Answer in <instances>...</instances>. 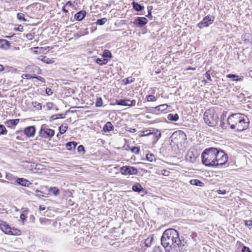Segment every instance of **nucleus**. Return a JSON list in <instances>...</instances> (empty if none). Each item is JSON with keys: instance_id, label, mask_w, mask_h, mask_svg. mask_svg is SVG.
Wrapping results in <instances>:
<instances>
[{"instance_id": "obj_6", "label": "nucleus", "mask_w": 252, "mask_h": 252, "mask_svg": "<svg viewBox=\"0 0 252 252\" xmlns=\"http://www.w3.org/2000/svg\"><path fill=\"white\" fill-rule=\"evenodd\" d=\"M243 114L236 113L232 114L229 116L227 119V124L230 125V127L232 129H235L236 126H238L242 120Z\"/></svg>"}, {"instance_id": "obj_48", "label": "nucleus", "mask_w": 252, "mask_h": 252, "mask_svg": "<svg viewBox=\"0 0 252 252\" xmlns=\"http://www.w3.org/2000/svg\"><path fill=\"white\" fill-rule=\"evenodd\" d=\"M12 68V67L6 66L5 67H4L2 64H0V72H2L5 69H6L7 71H9V68Z\"/></svg>"}, {"instance_id": "obj_13", "label": "nucleus", "mask_w": 252, "mask_h": 252, "mask_svg": "<svg viewBox=\"0 0 252 252\" xmlns=\"http://www.w3.org/2000/svg\"><path fill=\"white\" fill-rule=\"evenodd\" d=\"M116 104L120 106L131 107L135 105L136 101L135 100H131L128 99H122L117 100Z\"/></svg>"}, {"instance_id": "obj_23", "label": "nucleus", "mask_w": 252, "mask_h": 252, "mask_svg": "<svg viewBox=\"0 0 252 252\" xmlns=\"http://www.w3.org/2000/svg\"><path fill=\"white\" fill-rule=\"evenodd\" d=\"M226 78H231L233 81H241L243 79V76H239L236 74H229L226 75Z\"/></svg>"}, {"instance_id": "obj_44", "label": "nucleus", "mask_w": 252, "mask_h": 252, "mask_svg": "<svg viewBox=\"0 0 252 252\" xmlns=\"http://www.w3.org/2000/svg\"><path fill=\"white\" fill-rule=\"evenodd\" d=\"M78 152L81 153H82L84 154L85 152L84 147L83 145H79L77 149Z\"/></svg>"}, {"instance_id": "obj_5", "label": "nucleus", "mask_w": 252, "mask_h": 252, "mask_svg": "<svg viewBox=\"0 0 252 252\" xmlns=\"http://www.w3.org/2000/svg\"><path fill=\"white\" fill-rule=\"evenodd\" d=\"M215 167H218L220 165L222 166L227 162L228 157L223 150L217 149V152H215Z\"/></svg>"}, {"instance_id": "obj_19", "label": "nucleus", "mask_w": 252, "mask_h": 252, "mask_svg": "<svg viewBox=\"0 0 252 252\" xmlns=\"http://www.w3.org/2000/svg\"><path fill=\"white\" fill-rule=\"evenodd\" d=\"M10 43L9 41L1 39H0V48L3 50H7L10 48Z\"/></svg>"}, {"instance_id": "obj_12", "label": "nucleus", "mask_w": 252, "mask_h": 252, "mask_svg": "<svg viewBox=\"0 0 252 252\" xmlns=\"http://www.w3.org/2000/svg\"><path fill=\"white\" fill-rule=\"evenodd\" d=\"M199 154L197 150H193L192 151H189L186 156L187 160L191 163H195L196 161V159L198 158Z\"/></svg>"}, {"instance_id": "obj_55", "label": "nucleus", "mask_w": 252, "mask_h": 252, "mask_svg": "<svg viewBox=\"0 0 252 252\" xmlns=\"http://www.w3.org/2000/svg\"><path fill=\"white\" fill-rule=\"evenodd\" d=\"M27 38L29 40H32L33 38V35L32 33H29L26 35Z\"/></svg>"}, {"instance_id": "obj_16", "label": "nucleus", "mask_w": 252, "mask_h": 252, "mask_svg": "<svg viewBox=\"0 0 252 252\" xmlns=\"http://www.w3.org/2000/svg\"><path fill=\"white\" fill-rule=\"evenodd\" d=\"M16 182L19 185L25 187H28L30 185L32 184V183L29 180L23 178H18L16 179Z\"/></svg>"}, {"instance_id": "obj_9", "label": "nucleus", "mask_w": 252, "mask_h": 252, "mask_svg": "<svg viewBox=\"0 0 252 252\" xmlns=\"http://www.w3.org/2000/svg\"><path fill=\"white\" fill-rule=\"evenodd\" d=\"M120 172L124 175H135L138 173V170L133 166H124L120 168Z\"/></svg>"}, {"instance_id": "obj_18", "label": "nucleus", "mask_w": 252, "mask_h": 252, "mask_svg": "<svg viewBox=\"0 0 252 252\" xmlns=\"http://www.w3.org/2000/svg\"><path fill=\"white\" fill-rule=\"evenodd\" d=\"M154 136V141L153 142L156 143L160 138L161 137V132L160 131L156 128H152V134Z\"/></svg>"}, {"instance_id": "obj_52", "label": "nucleus", "mask_w": 252, "mask_h": 252, "mask_svg": "<svg viewBox=\"0 0 252 252\" xmlns=\"http://www.w3.org/2000/svg\"><path fill=\"white\" fill-rule=\"evenodd\" d=\"M154 252H162V251L161 247L160 246H158L154 248Z\"/></svg>"}, {"instance_id": "obj_22", "label": "nucleus", "mask_w": 252, "mask_h": 252, "mask_svg": "<svg viewBox=\"0 0 252 252\" xmlns=\"http://www.w3.org/2000/svg\"><path fill=\"white\" fill-rule=\"evenodd\" d=\"M19 122V119H11L5 121L4 123L7 127H12V126H16Z\"/></svg>"}, {"instance_id": "obj_8", "label": "nucleus", "mask_w": 252, "mask_h": 252, "mask_svg": "<svg viewBox=\"0 0 252 252\" xmlns=\"http://www.w3.org/2000/svg\"><path fill=\"white\" fill-rule=\"evenodd\" d=\"M39 136L50 139L55 134L54 130L48 128L45 125H42L38 132Z\"/></svg>"}, {"instance_id": "obj_7", "label": "nucleus", "mask_w": 252, "mask_h": 252, "mask_svg": "<svg viewBox=\"0 0 252 252\" xmlns=\"http://www.w3.org/2000/svg\"><path fill=\"white\" fill-rule=\"evenodd\" d=\"M204 120L210 126H215L218 121V117L214 112L211 114L210 111H206L204 114Z\"/></svg>"}, {"instance_id": "obj_57", "label": "nucleus", "mask_w": 252, "mask_h": 252, "mask_svg": "<svg viewBox=\"0 0 252 252\" xmlns=\"http://www.w3.org/2000/svg\"><path fill=\"white\" fill-rule=\"evenodd\" d=\"M245 225L248 227L251 226L252 225V220H246L245 221Z\"/></svg>"}, {"instance_id": "obj_15", "label": "nucleus", "mask_w": 252, "mask_h": 252, "mask_svg": "<svg viewBox=\"0 0 252 252\" xmlns=\"http://www.w3.org/2000/svg\"><path fill=\"white\" fill-rule=\"evenodd\" d=\"M24 132L28 137H33L36 132L35 127L33 126H27L25 128Z\"/></svg>"}, {"instance_id": "obj_61", "label": "nucleus", "mask_w": 252, "mask_h": 252, "mask_svg": "<svg viewBox=\"0 0 252 252\" xmlns=\"http://www.w3.org/2000/svg\"><path fill=\"white\" fill-rule=\"evenodd\" d=\"M24 75L25 78H26L27 79H30L33 78V77H34V76H32L31 74H24Z\"/></svg>"}, {"instance_id": "obj_14", "label": "nucleus", "mask_w": 252, "mask_h": 252, "mask_svg": "<svg viewBox=\"0 0 252 252\" xmlns=\"http://www.w3.org/2000/svg\"><path fill=\"white\" fill-rule=\"evenodd\" d=\"M133 24L137 27L142 28L148 23V20L144 17H138L134 19Z\"/></svg>"}, {"instance_id": "obj_58", "label": "nucleus", "mask_w": 252, "mask_h": 252, "mask_svg": "<svg viewBox=\"0 0 252 252\" xmlns=\"http://www.w3.org/2000/svg\"><path fill=\"white\" fill-rule=\"evenodd\" d=\"M217 192L219 194H225L226 192V191L225 190H220L219 189L217 191Z\"/></svg>"}, {"instance_id": "obj_17", "label": "nucleus", "mask_w": 252, "mask_h": 252, "mask_svg": "<svg viewBox=\"0 0 252 252\" xmlns=\"http://www.w3.org/2000/svg\"><path fill=\"white\" fill-rule=\"evenodd\" d=\"M87 12L85 10H80L77 12L74 15V19L78 21H81L86 16Z\"/></svg>"}, {"instance_id": "obj_29", "label": "nucleus", "mask_w": 252, "mask_h": 252, "mask_svg": "<svg viewBox=\"0 0 252 252\" xmlns=\"http://www.w3.org/2000/svg\"><path fill=\"white\" fill-rule=\"evenodd\" d=\"M104 59H110L112 58V55L110 51L108 50H105L102 55Z\"/></svg>"}, {"instance_id": "obj_2", "label": "nucleus", "mask_w": 252, "mask_h": 252, "mask_svg": "<svg viewBox=\"0 0 252 252\" xmlns=\"http://www.w3.org/2000/svg\"><path fill=\"white\" fill-rule=\"evenodd\" d=\"M193 238L191 236H182L180 237L179 235H178V238L176 239L172 247L171 248V252H183L186 251L190 244V241Z\"/></svg>"}, {"instance_id": "obj_62", "label": "nucleus", "mask_w": 252, "mask_h": 252, "mask_svg": "<svg viewBox=\"0 0 252 252\" xmlns=\"http://www.w3.org/2000/svg\"><path fill=\"white\" fill-rule=\"evenodd\" d=\"M53 103H47V107H48V109L49 110H51L53 108Z\"/></svg>"}, {"instance_id": "obj_10", "label": "nucleus", "mask_w": 252, "mask_h": 252, "mask_svg": "<svg viewBox=\"0 0 252 252\" xmlns=\"http://www.w3.org/2000/svg\"><path fill=\"white\" fill-rule=\"evenodd\" d=\"M242 120L239 125L236 126L235 129L237 131H242L247 129L249 126L250 121L247 116L244 114L242 115Z\"/></svg>"}, {"instance_id": "obj_34", "label": "nucleus", "mask_w": 252, "mask_h": 252, "mask_svg": "<svg viewBox=\"0 0 252 252\" xmlns=\"http://www.w3.org/2000/svg\"><path fill=\"white\" fill-rule=\"evenodd\" d=\"M154 238L153 236L151 237L150 238H148L147 239L145 240L144 244L145 246L146 247H150L151 246V244L153 241Z\"/></svg>"}, {"instance_id": "obj_43", "label": "nucleus", "mask_w": 252, "mask_h": 252, "mask_svg": "<svg viewBox=\"0 0 252 252\" xmlns=\"http://www.w3.org/2000/svg\"><path fill=\"white\" fill-rule=\"evenodd\" d=\"M130 151L133 153L138 154L139 153L140 149L137 147H133L130 148Z\"/></svg>"}, {"instance_id": "obj_56", "label": "nucleus", "mask_w": 252, "mask_h": 252, "mask_svg": "<svg viewBox=\"0 0 252 252\" xmlns=\"http://www.w3.org/2000/svg\"><path fill=\"white\" fill-rule=\"evenodd\" d=\"M46 93L48 95H51L53 94V92L51 89L49 88H46Z\"/></svg>"}, {"instance_id": "obj_36", "label": "nucleus", "mask_w": 252, "mask_h": 252, "mask_svg": "<svg viewBox=\"0 0 252 252\" xmlns=\"http://www.w3.org/2000/svg\"><path fill=\"white\" fill-rule=\"evenodd\" d=\"M140 132L141 133H143V134H140V137L148 136L152 134V129H147L145 131H141Z\"/></svg>"}, {"instance_id": "obj_1", "label": "nucleus", "mask_w": 252, "mask_h": 252, "mask_svg": "<svg viewBox=\"0 0 252 252\" xmlns=\"http://www.w3.org/2000/svg\"><path fill=\"white\" fill-rule=\"evenodd\" d=\"M178 231L173 228L167 229L163 232L160 241L165 252H171V248L178 238Z\"/></svg>"}, {"instance_id": "obj_49", "label": "nucleus", "mask_w": 252, "mask_h": 252, "mask_svg": "<svg viewBox=\"0 0 252 252\" xmlns=\"http://www.w3.org/2000/svg\"><path fill=\"white\" fill-rule=\"evenodd\" d=\"M57 119H58L57 114H55V115L51 116L50 117L49 121L50 122H52L53 121L57 120Z\"/></svg>"}, {"instance_id": "obj_26", "label": "nucleus", "mask_w": 252, "mask_h": 252, "mask_svg": "<svg viewBox=\"0 0 252 252\" xmlns=\"http://www.w3.org/2000/svg\"><path fill=\"white\" fill-rule=\"evenodd\" d=\"M77 145V143L76 142H69L65 144V147L67 150L72 151L74 150Z\"/></svg>"}, {"instance_id": "obj_30", "label": "nucleus", "mask_w": 252, "mask_h": 252, "mask_svg": "<svg viewBox=\"0 0 252 252\" xmlns=\"http://www.w3.org/2000/svg\"><path fill=\"white\" fill-rule=\"evenodd\" d=\"M96 63L100 65H103L106 64H107L108 62V59H104L103 60L100 59V58H97L95 60Z\"/></svg>"}, {"instance_id": "obj_3", "label": "nucleus", "mask_w": 252, "mask_h": 252, "mask_svg": "<svg viewBox=\"0 0 252 252\" xmlns=\"http://www.w3.org/2000/svg\"><path fill=\"white\" fill-rule=\"evenodd\" d=\"M215 152L217 148L211 147L205 149L201 154L202 162L206 166L215 167Z\"/></svg>"}, {"instance_id": "obj_64", "label": "nucleus", "mask_w": 252, "mask_h": 252, "mask_svg": "<svg viewBox=\"0 0 252 252\" xmlns=\"http://www.w3.org/2000/svg\"><path fill=\"white\" fill-rule=\"evenodd\" d=\"M133 82V80L132 79V78H127L126 79V83L129 84Z\"/></svg>"}, {"instance_id": "obj_50", "label": "nucleus", "mask_w": 252, "mask_h": 252, "mask_svg": "<svg viewBox=\"0 0 252 252\" xmlns=\"http://www.w3.org/2000/svg\"><path fill=\"white\" fill-rule=\"evenodd\" d=\"M242 252H252L249 248L244 246L242 249Z\"/></svg>"}, {"instance_id": "obj_31", "label": "nucleus", "mask_w": 252, "mask_h": 252, "mask_svg": "<svg viewBox=\"0 0 252 252\" xmlns=\"http://www.w3.org/2000/svg\"><path fill=\"white\" fill-rule=\"evenodd\" d=\"M156 107L157 108L156 109L157 112H158V111L162 112V111L165 110L167 108L168 105L166 104H163L159 105L158 106H156Z\"/></svg>"}, {"instance_id": "obj_59", "label": "nucleus", "mask_w": 252, "mask_h": 252, "mask_svg": "<svg viewBox=\"0 0 252 252\" xmlns=\"http://www.w3.org/2000/svg\"><path fill=\"white\" fill-rule=\"evenodd\" d=\"M58 119H63L65 118V114H57Z\"/></svg>"}, {"instance_id": "obj_54", "label": "nucleus", "mask_w": 252, "mask_h": 252, "mask_svg": "<svg viewBox=\"0 0 252 252\" xmlns=\"http://www.w3.org/2000/svg\"><path fill=\"white\" fill-rule=\"evenodd\" d=\"M127 131H128L130 132H135L136 131V129L134 128H131V127H127L126 129Z\"/></svg>"}, {"instance_id": "obj_4", "label": "nucleus", "mask_w": 252, "mask_h": 252, "mask_svg": "<svg viewBox=\"0 0 252 252\" xmlns=\"http://www.w3.org/2000/svg\"><path fill=\"white\" fill-rule=\"evenodd\" d=\"M0 229L6 234L19 236L21 231L14 227H11L6 222L0 220Z\"/></svg>"}, {"instance_id": "obj_51", "label": "nucleus", "mask_w": 252, "mask_h": 252, "mask_svg": "<svg viewBox=\"0 0 252 252\" xmlns=\"http://www.w3.org/2000/svg\"><path fill=\"white\" fill-rule=\"evenodd\" d=\"M14 30L16 31L22 32L23 30V27L21 25H19L17 28H14Z\"/></svg>"}, {"instance_id": "obj_38", "label": "nucleus", "mask_w": 252, "mask_h": 252, "mask_svg": "<svg viewBox=\"0 0 252 252\" xmlns=\"http://www.w3.org/2000/svg\"><path fill=\"white\" fill-rule=\"evenodd\" d=\"M7 132L5 127L2 125H0V135H5Z\"/></svg>"}, {"instance_id": "obj_53", "label": "nucleus", "mask_w": 252, "mask_h": 252, "mask_svg": "<svg viewBox=\"0 0 252 252\" xmlns=\"http://www.w3.org/2000/svg\"><path fill=\"white\" fill-rule=\"evenodd\" d=\"M169 171H167L165 169H163L161 170V174L164 176H168L169 175Z\"/></svg>"}, {"instance_id": "obj_35", "label": "nucleus", "mask_w": 252, "mask_h": 252, "mask_svg": "<svg viewBox=\"0 0 252 252\" xmlns=\"http://www.w3.org/2000/svg\"><path fill=\"white\" fill-rule=\"evenodd\" d=\"M107 20L106 18L99 19L97 20L96 24V25L100 26L103 25L106 22Z\"/></svg>"}, {"instance_id": "obj_47", "label": "nucleus", "mask_w": 252, "mask_h": 252, "mask_svg": "<svg viewBox=\"0 0 252 252\" xmlns=\"http://www.w3.org/2000/svg\"><path fill=\"white\" fill-rule=\"evenodd\" d=\"M33 78L36 79L41 82H45V79L40 76H34Z\"/></svg>"}, {"instance_id": "obj_20", "label": "nucleus", "mask_w": 252, "mask_h": 252, "mask_svg": "<svg viewBox=\"0 0 252 252\" xmlns=\"http://www.w3.org/2000/svg\"><path fill=\"white\" fill-rule=\"evenodd\" d=\"M45 188L47 189V190L50 192L49 193V195L53 194L55 196H57L59 195L60 191L58 188L57 187H50L48 188L47 186L45 187Z\"/></svg>"}, {"instance_id": "obj_24", "label": "nucleus", "mask_w": 252, "mask_h": 252, "mask_svg": "<svg viewBox=\"0 0 252 252\" xmlns=\"http://www.w3.org/2000/svg\"><path fill=\"white\" fill-rule=\"evenodd\" d=\"M114 129V126L110 122H107L103 127V130L105 132H108Z\"/></svg>"}, {"instance_id": "obj_21", "label": "nucleus", "mask_w": 252, "mask_h": 252, "mask_svg": "<svg viewBox=\"0 0 252 252\" xmlns=\"http://www.w3.org/2000/svg\"><path fill=\"white\" fill-rule=\"evenodd\" d=\"M133 9L136 12H141L144 9V6L136 1L131 3Z\"/></svg>"}, {"instance_id": "obj_11", "label": "nucleus", "mask_w": 252, "mask_h": 252, "mask_svg": "<svg viewBox=\"0 0 252 252\" xmlns=\"http://www.w3.org/2000/svg\"><path fill=\"white\" fill-rule=\"evenodd\" d=\"M214 19L215 17L214 16L208 15L197 24V27L200 29L207 27L214 22Z\"/></svg>"}, {"instance_id": "obj_63", "label": "nucleus", "mask_w": 252, "mask_h": 252, "mask_svg": "<svg viewBox=\"0 0 252 252\" xmlns=\"http://www.w3.org/2000/svg\"><path fill=\"white\" fill-rule=\"evenodd\" d=\"M20 218L22 220H24L27 218V217L24 214H21Z\"/></svg>"}, {"instance_id": "obj_32", "label": "nucleus", "mask_w": 252, "mask_h": 252, "mask_svg": "<svg viewBox=\"0 0 252 252\" xmlns=\"http://www.w3.org/2000/svg\"><path fill=\"white\" fill-rule=\"evenodd\" d=\"M41 61L42 62L47 64L53 63L54 62L53 60L50 59L46 56L42 57V58L41 59Z\"/></svg>"}, {"instance_id": "obj_41", "label": "nucleus", "mask_w": 252, "mask_h": 252, "mask_svg": "<svg viewBox=\"0 0 252 252\" xmlns=\"http://www.w3.org/2000/svg\"><path fill=\"white\" fill-rule=\"evenodd\" d=\"M103 105L102 99L101 97H97L95 102V106L97 107H101Z\"/></svg>"}, {"instance_id": "obj_40", "label": "nucleus", "mask_w": 252, "mask_h": 252, "mask_svg": "<svg viewBox=\"0 0 252 252\" xmlns=\"http://www.w3.org/2000/svg\"><path fill=\"white\" fill-rule=\"evenodd\" d=\"M146 158L147 160L152 162L155 159V157L153 154H148L146 155Z\"/></svg>"}, {"instance_id": "obj_46", "label": "nucleus", "mask_w": 252, "mask_h": 252, "mask_svg": "<svg viewBox=\"0 0 252 252\" xmlns=\"http://www.w3.org/2000/svg\"><path fill=\"white\" fill-rule=\"evenodd\" d=\"M35 192H40V193H42V195H37V196H39V197H48L49 196V194H46V193H44L43 192L38 190V189H36L35 190Z\"/></svg>"}, {"instance_id": "obj_28", "label": "nucleus", "mask_w": 252, "mask_h": 252, "mask_svg": "<svg viewBox=\"0 0 252 252\" xmlns=\"http://www.w3.org/2000/svg\"><path fill=\"white\" fill-rule=\"evenodd\" d=\"M167 119L170 121L176 122L179 119V116L177 114H169L167 115Z\"/></svg>"}, {"instance_id": "obj_33", "label": "nucleus", "mask_w": 252, "mask_h": 252, "mask_svg": "<svg viewBox=\"0 0 252 252\" xmlns=\"http://www.w3.org/2000/svg\"><path fill=\"white\" fill-rule=\"evenodd\" d=\"M156 107H145V109L146 110V111L149 113H151L153 114H157V109Z\"/></svg>"}, {"instance_id": "obj_37", "label": "nucleus", "mask_w": 252, "mask_h": 252, "mask_svg": "<svg viewBox=\"0 0 252 252\" xmlns=\"http://www.w3.org/2000/svg\"><path fill=\"white\" fill-rule=\"evenodd\" d=\"M67 128H68V126H63V125H61L59 127V131H60L61 134H63L64 133H65Z\"/></svg>"}, {"instance_id": "obj_27", "label": "nucleus", "mask_w": 252, "mask_h": 252, "mask_svg": "<svg viewBox=\"0 0 252 252\" xmlns=\"http://www.w3.org/2000/svg\"><path fill=\"white\" fill-rule=\"evenodd\" d=\"M190 183L192 185L199 186V187H203L204 185V184L197 179H192L190 181Z\"/></svg>"}, {"instance_id": "obj_60", "label": "nucleus", "mask_w": 252, "mask_h": 252, "mask_svg": "<svg viewBox=\"0 0 252 252\" xmlns=\"http://www.w3.org/2000/svg\"><path fill=\"white\" fill-rule=\"evenodd\" d=\"M248 35L249 34L246 33L242 35V38L243 39H244V40L245 41V42H249V40L246 38V37H247Z\"/></svg>"}, {"instance_id": "obj_45", "label": "nucleus", "mask_w": 252, "mask_h": 252, "mask_svg": "<svg viewBox=\"0 0 252 252\" xmlns=\"http://www.w3.org/2000/svg\"><path fill=\"white\" fill-rule=\"evenodd\" d=\"M147 98L148 101H155L157 100V98L153 95H149Z\"/></svg>"}, {"instance_id": "obj_42", "label": "nucleus", "mask_w": 252, "mask_h": 252, "mask_svg": "<svg viewBox=\"0 0 252 252\" xmlns=\"http://www.w3.org/2000/svg\"><path fill=\"white\" fill-rule=\"evenodd\" d=\"M17 18L20 21H27L26 19L24 17V15L21 13H18L17 14Z\"/></svg>"}, {"instance_id": "obj_25", "label": "nucleus", "mask_w": 252, "mask_h": 252, "mask_svg": "<svg viewBox=\"0 0 252 252\" xmlns=\"http://www.w3.org/2000/svg\"><path fill=\"white\" fill-rule=\"evenodd\" d=\"M132 189L133 191L137 192H141L144 191V188L139 183H136L132 187Z\"/></svg>"}, {"instance_id": "obj_39", "label": "nucleus", "mask_w": 252, "mask_h": 252, "mask_svg": "<svg viewBox=\"0 0 252 252\" xmlns=\"http://www.w3.org/2000/svg\"><path fill=\"white\" fill-rule=\"evenodd\" d=\"M213 72H212L211 70H208L205 73V77L209 80L210 81H212V80L211 77V75H213Z\"/></svg>"}]
</instances>
